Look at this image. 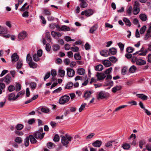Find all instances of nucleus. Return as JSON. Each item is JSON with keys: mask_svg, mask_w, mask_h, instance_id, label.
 I'll list each match as a JSON object with an SVG mask.
<instances>
[{"mask_svg": "<svg viewBox=\"0 0 151 151\" xmlns=\"http://www.w3.org/2000/svg\"><path fill=\"white\" fill-rule=\"evenodd\" d=\"M51 73L53 77L57 75L56 71L55 70H51Z\"/></svg>", "mask_w": 151, "mask_h": 151, "instance_id": "obj_58", "label": "nucleus"}, {"mask_svg": "<svg viewBox=\"0 0 151 151\" xmlns=\"http://www.w3.org/2000/svg\"><path fill=\"white\" fill-rule=\"evenodd\" d=\"M118 45L119 46V47L120 50L121 51H122L124 49V44H122L121 42H119L118 43Z\"/></svg>", "mask_w": 151, "mask_h": 151, "instance_id": "obj_48", "label": "nucleus"}, {"mask_svg": "<svg viewBox=\"0 0 151 151\" xmlns=\"http://www.w3.org/2000/svg\"><path fill=\"white\" fill-rule=\"evenodd\" d=\"M96 76L98 80L100 81L104 80L106 76V75L104 73H97Z\"/></svg>", "mask_w": 151, "mask_h": 151, "instance_id": "obj_8", "label": "nucleus"}, {"mask_svg": "<svg viewBox=\"0 0 151 151\" xmlns=\"http://www.w3.org/2000/svg\"><path fill=\"white\" fill-rule=\"evenodd\" d=\"M122 88V86L120 85L116 86L114 87L112 89V91L114 93H116L117 91L120 90Z\"/></svg>", "mask_w": 151, "mask_h": 151, "instance_id": "obj_18", "label": "nucleus"}, {"mask_svg": "<svg viewBox=\"0 0 151 151\" xmlns=\"http://www.w3.org/2000/svg\"><path fill=\"white\" fill-rule=\"evenodd\" d=\"M109 60L113 63H115L117 61V59L114 56H111L109 57Z\"/></svg>", "mask_w": 151, "mask_h": 151, "instance_id": "obj_43", "label": "nucleus"}, {"mask_svg": "<svg viewBox=\"0 0 151 151\" xmlns=\"http://www.w3.org/2000/svg\"><path fill=\"white\" fill-rule=\"evenodd\" d=\"M112 70V68L110 67L107 69H106L105 71V75H106L107 74H109L111 71V70Z\"/></svg>", "mask_w": 151, "mask_h": 151, "instance_id": "obj_56", "label": "nucleus"}, {"mask_svg": "<svg viewBox=\"0 0 151 151\" xmlns=\"http://www.w3.org/2000/svg\"><path fill=\"white\" fill-rule=\"evenodd\" d=\"M46 39L49 41L50 42L51 41V37H50V33L49 32H47L46 33V37H45Z\"/></svg>", "mask_w": 151, "mask_h": 151, "instance_id": "obj_40", "label": "nucleus"}, {"mask_svg": "<svg viewBox=\"0 0 151 151\" xmlns=\"http://www.w3.org/2000/svg\"><path fill=\"white\" fill-rule=\"evenodd\" d=\"M142 109L144 110V111L148 115H150L151 114V112L148 111V110L145 109V106L142 104Z\"/></svg>", "mask_w": 151, "mask_h": 151, "instance_id": "obj_39", "label": "nucleus"}, {"mask_svg": "<svg viewBox=\"0 0 151 151\" xmlns=\"http://www.w3.org/2000/svg\"><path fill=\"white\" fill-rule=\"evenodd\" d=\"M100 53L101 55L104 57H107L110 55V53L107 50H102L100 51Z\"/></svg>", "mask_w": 151, "mask_h": 151, "instance_id": "obj_10", "label": "nucleus"}, {"mask_svg": "<svg viewBox=\"0 0 151 151\" xmlns=\"http://www.w3.org/2000/svg\"><path fill=\"white\" fill-rule=\"evenodd\" d=\"M102 63L106 67H109L111 65V62L108 60H104L103 61Z\"/></svg>", "mask_w": 151, "mask_h": 151, "instance_id": "obj_21", "label": "nucleus"}, {"mask_svg": "<svg viewBox=\"0 0 151 151\" xmlns=\"http://www.w3.org/2000/svg\"><path fill=\"white\" fill-rule=\"evenodd\" d=\"M109 94L104 91H100L97 97L98 99L107 98L109 96Z\"/></svg>", "mask_w": 151, "mask_h": 151, "instance_id": "obj_1", "label": "nucleus"}, {"mask_svg": "<svg viewBox=\"0 0 151 151\" xmlns=\"http://www.w3.org/2000/svg\"><path fill=\"white\" fill-rule=\"evenodd\" d=\"M98 25L97 24H95L93 25L89 29V32L93 34L94 33L95 31L98 28Z\"/></svg>", "mask_w": 151, "mask_h": 151, "instance_id": "obj_15", "label": "nucleus"}, {"mask_svg": "<svg viewBox=\"0 0 151 151\" xmlns=\"http://www.w3.org/2000/svg\"><path fill=\"white\" fill-rule=\"evenodd\" d=\"M70 99V97L68 96L64 95L60 98L59 101V102L60 104H64L68 102Z\"/></svg>", "mask_w": 151, "mask_h": 151, "instance_id": "obj_2", "label": "nucleus"}, {"mask_svg": "<svg viewBox=\"0 0 151 151\" xmlns=\"http://www.w3.org/2000/svg\"><path fill=\"white\" fill-rule=\"evenodd\" d=\"M24 94V92H23L22 91H20L18 92L17 94V95L15 97V99H17L18 97L21 95H22Z\"/></svg>", "mask_w": 151, "mask_h": 151, "instance_id": "obj_57", "label": "nucleus"}, {"mask_svg": "<svg viewBox=\"0 0 151 151\" xmlns=\"http://www.w3.org/2000/svg\"><path fill=\"white\" fill-rule=\"evenodd\" d=\"M132 7L131 6H130L127 10L126 12L129 15H130L132 11Z\"/></svg>", "mask_w": 151, "mask_h": 151, "instance_id": "obj_51", "label": "nucleus"}, {"mask_svg": "<svg viewBox=\"0 0 151 151\" xmlns=\"http://www.w3.org/2000/svg\"><path fill=\"white\" fill-rule=\"evenodd\" d=\"M70 49L73 52H77L79 50L78 47L77 46L72 47Z\"/></svg>", "mask_w": 151, "mask_h": 151, "instance_id": "obj_46", "label": "nucleus"}, {"mask_svg": "<svg viewBox=\"0 0 151 151\" xmlns=\"http://www.w3.org/2000/svg\"><path fill=\"white\" fill-rule=\"evenodd\" d=\"M28 63L30 68H35L37 67V64L32 61L28 62Z\"/></svg>", "mask_w": 151, "mask_h": 151, "instance_id": "obj_22", "label": "nucleus"}, {"mask_svg": "<svg viewBox=\"0 0 151 151\" xmlns=\"http://www.w3.org/2000/svg\"><path fill=\"white\" fill-rule=\"evenodd\" d=\"M11 79L10 75L7 74L4 77V82L7 84H9L10 82Z\"/></svg>", "mask_w": 151, "mask_h": 151, "instance_id": "obj_16", "label": "nucleus"}, {"mask_svg": "<svg viewBox=\"0 0 151 151\" xmlns=\"http://www.w3.org/2000/svg\"><path fill=\"white\" fill-rule=\"evenodd\" d=\"M150 37H151V23L149 25L148 29L147 31V33L144 37V39L145 40H147Z\"/></svg>", "mask_w": 151, "mask_h": 151, "instance_id": "obj_6", "label": "nucleus"}, {"mask_svg": "<svg viewBox=\"0 0 151 151\" xmlns=\"http://www.w3.org/2000/svg\"><path fill=\"white\" fill-rule=\"evenodd\" d=\"M80 5L81 8H84L87 6L88 4L86 1L81 2Z\"/></svg>", "mask_w": 151, "mask_h": 151, "instance_id": "obj_42", "label": "nucleus"}, {"mask_svg": "<svg viewBox=\"0 0 151 151\" xmlns=\"http://www.w3.org/2000/svg\"><path fill=\"white\" fill-rule=\"evenodd\" d=\"M84 47L85 49L86 50H89L91 48L90 45L88 43H87L85 44Z\"/></svg>", "mask_w": 151, "mask_h": 151, "instance_id": "obj_60", "label": "nucleus"}, {"mask_svg": "<svg viewBox=\"0 0 151 151\" xmlns=\"http://www.w3.org/2000/svg\"><path fill=\"white\" fill-rule=\"evenodd\" d=\"M139 9L138 6H135L134 8L133 13L134 15H137L139 12Z\"/></svg>", "mask_w": 151, "mask_h": 151, "instance_id": "obj_28", "label": "nucleus"}, {"mask_svg": "<svg viewBox=\"0 0 151 151\" xmlns=\"http://www.w3.org/2000/svg\"><path fill=\"white\" fill-rule=\"evenodd\" d=\"M15 95L13 93H11L8 95V99L9 101L12 100H15Z\"/></svg>", "mask_w": 151, "mask_h": 151, "instance_id": "obj_24", "label": "nucleus"}, {"mask_svg": "<svg viewBox=\"0 0 151 151\" xmlns=\"http://www.w3.org/2000/svg\"><path fill=\"white\" fill-rule=\"evenodd\" d=\"M137 70V68L136 66L134 65L132 66L129 69V71L130 73H134Z\"/></svg>", "mask_w": 151, "mask_h": 151, "instance_id": "obj_29", "label": "nucleus"}, {"mask_svg": "<svg viewBox=\"0 0 151 151\" xmlns=\"http://www.w3.org/2000/svg\"><path fill=\"white\" fill-rule=\"evenodd\" d=\"M65 71L59 68L58 70V73L61 77H64L65 76Z\"/></svg>", "mask_w": 151, "mask_h": 151, "instance_id": "obj_23", "label": "nucleus"}, {"mask_svg": "<svg viewBox=\"0 0 151 151\" xmlns=\"http://www.w3.org/2000/svg\"><path fill=\"white\" fill-rule=\"evenodd\" d=\"M27 62L28 63L29 62H30V61H32V57L30 56L29 54H28L27 55V59H26Z\"/></svg>", "mask_w": 151, "mask_h": 151, "instance_id": "obj_61", "label": "nucleus"}, {"mask_svg": "<svg viewBox=\"0 0 151 151\" xmlns=\"http://www.w3.org/2000/svg\"><path fill=\"white\" fill-rule=\"evenodd\" d=\"M92 93V92L90 91H86L84 95V97L85 98V99L87 100L91 96Z\"/></svg>", "mask_w": 151, "mask_h": 151, "instance_id": "obj_11", "label": "nucleus"}, {"mask_svg": "<svg viewBox=\"0 0 151 151\" xmlns=\"http://www.w3.org/2000/svg\"><path fill=\"white\" fill-rule=\"evenodd\" d=\"M86 105V103H83L81 104L80 107L79 109V111L80 112H81L84 109Z\"/></svg>", "mask_w": 151, "mask_h": 151, "instance_id": "obj_47", "label": "nucleus"}, {"mask_svg": "<svg viewBox=\"0 0 151 151\" xmlns=\"http://www.w3.org/2000/svg\"><path fill=\"white\" fill-rule=\"evenodd\" d=\"M15 89V87L13 85L10 86L8 87L9 91L10 92H12Z\"/></svg>", "mask_w": 151, "mask_h": 151, "instance_id": "obj_62", "label": "nucleus"}, {"mask_svg": "<svg viewBox=\"0 0 151 151\" xmlns=\"http://www.w3.org/2000/svg\"><path fill=\"white\" fill-rule=\"evenodd\" d=\"M15 127L17 130H20L23 128L24 125L22 124H18Z\"/></svg>", "mask_w": 151, "mask_h": 151, "instance_id": "obj_38", "label": "nucleus"}, {"mask_svg": "<svg viewBox=\"0 0 151 151\" xmlns=\"http://www.w3.org/2000/svg\"><path fill=\"white\" fill-rule=\"evenodd\" d=\"M39 57L36 54H35L33 56V59L35 61H38L40 59Z\"/></svg>", "mask_w": 151, "mask_h": 151, "instance_id": "obj_53", "label": "nucleus"}, {"mask_svg": "<svg viewBox=\"0 0 151 151\" xmlns=\"http://www.w3.org/2000/svg\"><path fill=\"white\" fill-rule=\"evenodd\" d=\"M45 133H41L40 132L37 131L35 132L33 134V135L35 136L36 139H42L44 137Z\"/></svg>", "mask_w": 151, "mask_h": 151, "instance_id": "obj_4", "label": "nucleus"}, {"mask_svg": "<svg viewBox=\"0 0 151 151\" xmlns=\"http://www.w3.org/2000/svg\"><path fill=\"white\" fill-rule=\"evenodd\" d=\"M47 147L49 149H52L53 147L55 146V145L52 143L49 142L47 144Z\"/></svg>", "mask_w": 151, "mask_h": 151, "instance_id": "obj_50", "label": "nucleus"}, {"mask_svg": "<svg viewBox=\"0 0 151 151\" xmlns=\"http://www.w3.org/2000/svg\"><path fill=\"white\" fill-rule=\"evenodd\" d=\"M61 142L63 145L66 147L68 146L67 145L69 143V141L64 136H63L62 138Z\"/></svg>", "mask_w": 151, "mask_h": 151, "instance_id": "obj_12", "label": "nucleus"}, {"mask_svg": "<svg viewBox=\"0 0 151 151\" xmlns=\"http://www.w3.org/2000/svg\"><path fill=\"white\" fill-rule=\"evenodd\" d=\"M21 88V86L19 84L17 83L16 84V86L15 87V90L17 91H19Z\"/></svg>", "mask_w": 151, "mask_h": 151, "instance_id": "obj_49", "label": "nucleus"}, {"mask_svg": "<svg viewBox=\"0 0 151 151\" xmlns=\"http://www.w3.org/2000/svg\"><path fill=\"white\" fill-rule=\"evenodd\" d=\"M93 13V10L88 9L82 12L81 14L82 15H85L86 17H88L92 15Z\"/></svg>", "mask_w": 151, "mask_h": 151, "instance_id": "obj_3", "label": "nucleus"}, {"mask_svg": "<svg viewBox=\"0 0 151 151\" xmlns=\"http://www.w3.org/2000/svg\"><path fill=\"white\" fill-rule=\"evenodd\" d=\"M102 143V142L99 140H97L92 143V145L95 147H100Z\"/></svg>", "mask_w": 151, "mask_h": 151, "instance_id": "obj_13", "label": "nucleus"}, {"mask_svg": "<svg viewBox=\"0 0 151 151\" xmlns=\"http://www.w3.org/2000/svg\"><path fill=\"white\" fill-rule=\"evenodd\" d=\"M14 141L17 143L20 144L22 142V139L21 137H18L15 138Z\"/></svg>", "mask_w": 151, "mask_h": 151, "instance_id": "obj_36", "label": "nucleus"}, {"mask_svg": "<svg viewBox=\"0 0 151 151\" xmlns=\"http://www.w3.org/2000/svg\"><path fill=\"white\" fill-rule=\"evenodd\" d=\"M123 21L125 23L126 25L130 27L131 25V23L130 20L127 18H124L123 19Z\"/></svg>", "mask_w": 151, "mask_h": 151, "instance_id": "obj_25", "label": "nucleus"}, {"mask_svg": "<svg viewBox=\"0 0 151 151\" xmlns=\"http://www.w3.org/2000/svg\"><path fill=\"white\" fill-rule=\"evenodd\" d=\"M61 31H66L70 30V28L69 27L65 25H63L61 27Z\"/></svg>", "mask_w": 151, "mask_h": 151, "instance_id": "obj_33", "label": "nucleus"}, {"mask_svg": "<svg viewBox=\"0 0 151 151\" xmlns=\"http://www.w3.org/2000/svg\"><path fill=\"white\" fill-rule=\"evenodd\" d=\"M27 33L26 32L23 31L20 33L18 35V38L19 41L23 40L27 36Z\"/></svg>", "mask_w": 151, "mask_h": 151, "instance_id": "obj_7", "label": "nucleus"}, {"mask_svg": "<svg viewBox=\"0 0 151 151\" xmlns=\"http://www.w3.org/2000/svg\"><path fill=\"white\" fill-rule=\"evenodd\" d=\"M134 50V49L131 47H128L126 49V51L129 53H132Z\"/></svg>", "mask_w": 151, "mask_h": 151, "instance_id": "obj_44", "label": "nucleus"}, {"mask_svg": "<svg viewBox=\"0 0 151 151\" xmlns=\"http://www.w3.org/2000/svg\"><path fill=\"white\" fill-rule=\"evenodd\" d=\"M7 33V29L6 27H2L0 29V34L4 35Z\"/></svg>", "mask_w": 151, "mask_h": 151, "instance_id": "obj_27", "label": "nucleus"}, {"mask_svg": "<svg viewBox=\"0 0 151 151\" xmlns=\"http://www.w3.org/2000/svg\"><path fill=\"white\" fill-rule=\"evenodd\" d=\"M50 72H47L45 75V77L44 78V80L45 81H46V80L48 79L50 76Z\"/></svg>", "mask_w": 151, "mask_h": 151, "instance_id": "obj_63", "label": "nucleus"}, {"mask_svg": "<svg viewBox=\"0 0 151 151\" xmlns=\"http://www.w3.org/2000/svg\"><path fill=\"white\" fill-rule=\"evenodd\" d=\"M95 70L96 71H101L103 69V65L101 64H99L96 66L95 68Z\"/></svg>", "mask_w": 151, "mask_h": 151, "instance_id": "obj_26", "label": "nucleus"}, {"mask_svg": "<svg viewBox=\"0 0 151 151\" xmlns=\"http://www.w3.org/2000/svg\"><path fill=\"white\" fill-rule=\"evenodd\" d=\"M146 149L149 151H151V144H147L146 145Z\"/></svg>", "mask_w": 151, "mask_h": 151, "instance_id": "obj_59", "label": "nucleus"}, {"mask_svg": "<svg viewBox=\"0 0 151 151\" xmlns=\"http://www.w3.org/2000/svg\"><path fill=\"white\" fill-rule=\"evenodd\" d=\"M85 70L83 68H78L77 70V73L80 75H83L84 74Z\"/></svg>", "mask_w": 151, "mask_h": 151, "instance_id": "obj_19", "label": "nucleus"}, {"mask_svg": "<svg viewBox=\"0 0 151 151\" xmlns=\"http://www.w3.org/2000/svg\"><path fill=\"white\" fill-rule=\"evenodd\" d=\"M70 48V46L69 44H66L65 45V50H69Z\"/></svg>", "mask_w": 151, "mask_h": 151, "instance_id": "obj_64", "label": "nucleus"}, {"mask_svg": "<svg viewBox=\"0 0 151 151\" xmlns=\"http://www.w3.org/2000/svg\"><path fill=\"white\" fill-rule=\"evenodd\" d=\"M29 140H30L29 136H28L24 140V145L26 147H27L29 145Z\"/></svg>", "mask_w": 151, "mask_h": 151, "instance_id": "obj_32", "label": "nucleus"}, {"mask_svg": "<svg viewBox=\"0 0 151 151\" xmlns=\"http://www.w3.org/2000/svg\"><path fill=\"white\" fill-rule=\"evenodd\" d=\"M29 136L30 142L32 144H35L37 142L36 138L33 135H30Z\"/></svg>", "mask_w": 151, "mask_h": 151, "instance_id": "obj_14", "label": "nucleus"}, {"mask_svg": "<svg viewBox=\"0 0 151 151\" xmlns=\"http://www.w3.org/2000/svg\"><path fill=\"white\" fill-rule=\"evenodd\" d=\"M41 111L44 113H47L50 111L49 109L47 107L41 108Z\"/></svg>", "mask_w": 151, "mask_h": 151, "instance_id": "obj_37", "label": "nucleus"}, {"mask_svg": "<svg viewBox=\"0 0 151 151\" xmlns=\"http://www.w3.org/2000/svg\"><path fill=\"white\" fill-rule=\"evenodd\" d=\"M128 103L131 105H137V102L134 100L128 101Z\"/></svg>", "mask_w": 151, "mask_h": 151, "instance_id": "obj_55", "label": "nucleus"}, {"mask_svg": "<svg viewBox=\"0 0 151 151\" xmlns=\"http://www.w3.org/2000/svg\"><path fill=\"white\" fill-rule=\"evenodd\" d=\"M60 139L59 137L58 134H56L54 136L53 138V140L55 142H57L59 141Z\"/></svg>", "mask_w": 151, "mask_h": 151, "instance_id": "obj_52", "label": "nucleus"}, {"mask_svg": "<svg viewBox=\"0 0 151 151\" xmlns=\"http://www.w3.org/2000/svg\"><path fill=\"white\" fill-rule=\"evenodd\" d=\"M64 137L66 138V139L69 142L73 138V136L71 135H69L67 134H66L65 135V136Z\"/></svg>", "mask_w": 151, "mask_h": 151, "instance_id": "obj_45", "label": "nucleus"}, {"mask_svg": "<svg viewBox=\"0 0 151 151\" xmlns=\"http://www.w3.org/2000/svg\"><path fill=\"white\" fill-rule=\"evenodd\" d=\"M12 62L17 61L19 59V56L17 55L16 53H14L11 56Z\"/></svg>", "mask_w": 151, "mask_h": 151, "instance_id": "obj_9", "label": "nucleus"}, {"mask_svg": "<svg viewBox=\"0 0 151 151\" xmlns=\"http://www.w3.org/2000/svg\"><path fill=\"white\" fill-rule=\"evenodd\" d=\"M67 74L68 77H73L75 74L74 70L71 68H67Z\"/></svg>", "mask_w": 151, "mask_h": 151, "instance_id": "obj_5", "label": "nucleus"}, {"mask_svg": "<svg viewBox=\"0 0 151 151\" xmlns=\"http://www.w3.org/2000/svg\"><path fill=\"white\" fill-rule=\"evenodd\" d=\"M127 106L126 105H123L122 106H119L118 107L116 108L114 111L113 113L115 112H116L119 111L121 109L124 108Z\"/></svg>", "mask_w": 151, "mask_h": 151, "instance_id": "obj_30", "label": "nucleus"}, {"mask_svg": "<svg viewBox=\"0 0 151 151\" xmlns=\"http://www.w3.org/2000/svg\"><path fill=\"white\" fill-rule=\"evenodd\" d=\"M109 52L110 53V55H115L116 53V50L114 47H112L109 50Z\"/></svg>", "mask_w": 151, "mask_h": 151, "instance_id": "obj_20", "label": "nucleus"}, {"mask_svg": "<svg viewBox=\"0 0 151 151\" xmlns=\"http://www.w3.org/2000/svg\"><path fill=\"white\" fill-rule=\"evenodd\" d=\"M60 49V46L58 44H55L53 45V50L56 52L59 50Z\"/></svg>", "mask_w": 151, "mask_h": 151, "instance_id": "obj_35", "label": "nucleus"}, {"mask_svg": "<svg viewBox=\"0 0 151 151\" xmlns=\"http://www.w3.org/2000/svg\"><path fill=\"white\" fill-rule=\"evenodd\" d=\"M73 84L71 82H69L65 86V89H70L73 86Z\"/></svg>", "mask_w": 151, "mask_h": 151, "instance_id": "obj_41", "label": "nucleus"}, {"mask_svg": "<svg viewBox=\"0 0 151 151\" xmlns=\"http://www.w3.org/2000/svg\"><path fill=\"white\" fill-rule=\"evenodd\" d=\"M23 65L22 61L19 60L17 63L16 68L18 70L22 68Z\"/></svg>", "mask_w": 151, "mask_h": 151, "instance_id": "obj_17", "label": "nucleus"}, {"mask_svg": "<svg viewBox=\"0 0 151 151\" xmlns=\"http://www.w3.org/2000/svg\"><path fill=\"white\" fill-rule=\"evenodd\" d=\"M113 141H110L106 143L105 144V146L106 147H109L112 146V143L113 142Z\"/></svg>", "mask_w": 151, "mask_h": 151, "instance_id": "obj_54", "label": "nucleus"}, {"mask_svg": "<svg viewBox=\"0 0 151 151\" xmlns=\"http://www.w3.org/2000/svg\"><path fill=\"white\" fill-rule=\"evenodd\" d=\"M75 59L77 60H80L81 59V57L79 53H77L74 55Z\"/></svg>", "mask_w": 151, "mask_h": 151, "instance_id": "obj_31", "label": "nucleus"}, {"mask_svg": "<svg viewBox=\"0 0 151 151\" xmlns=\"http://www.w3.org/2000/svg\"><path fill=\"white\" fill-rule=\"evenodd\" d=\"M122 147L124 149L128 150L130 147V146L128 144L125 143L122 145Z\"/></svg>", "mask_w": 151, "mask_h": 151, "instance_id": "obj_34", "label": "nucleus"}]
</instances>
